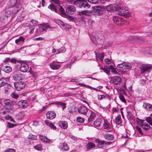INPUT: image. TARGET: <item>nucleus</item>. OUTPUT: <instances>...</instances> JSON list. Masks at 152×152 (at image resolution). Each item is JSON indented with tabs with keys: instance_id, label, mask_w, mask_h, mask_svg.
I'll list each match as a JSON object with an SVG mask.
<instances>
[{
	"instance_id": "obj_1",
	"label": "nucleus",
	"mask_w": 152,
	"mask_h": 152,
	"mask_svg": "<svg viewBox=\"0 0 152 152\" xmlns=\"http://www.w3.org/2000/svg\"><path fill=\"white\" fill-rule=\"evenodd\" d=\"M107 10L110 12H116L119 15L123 16L126 18L130 16V13L127 7L115 4H110L106 6Z\"/></svg>"
},
{
	"instance_id": "obj_2",
	"label": "nucleus",
	"mask_w": 152,
	"mask_h": 152,
	"mask_svg": "<svg viewBox=\"0 0 152 152\" xmlns=\"http://www.w3.org/2000/svg\"><path fill=\"white\" fill-rule=\"evenodd\" d=\"M75 5L83 10V11L78 12V15H80L86 14L88 12L87 10L91 7L90 5L88 3L86 0H77Z\"/></svg>"
},
{
	"instance_id": "obj_3",
	"label": "nucleus",
	"mask_w": 152,
	"mask_h": 152,
	"mask_svg": "<svg viewBox=\"0 0 152 152\" xmlns=\"http://www.w3.org/2000/svg\"><path fill=\"white\" fill-rule=\"evenodd\" d=\"M21 8V4L18 0H9V3L6 6V9L13 10L12 12L14 14L19 11Z\"/></svg>"
},
{
	"instance_id": "obj_4",
	"label": "nucleus",
	"mask_w": 152,
	"mask_h": 152,
	"mask_svg": "<svg viewBox=\"0 0 152 152\" xmlns=\"http://www.w3.org/2000/svg\"><path fill=\"white\" fill-rule=\"evenodd\" d=\"M14 85L16 89L18 91H20L25 87L26 83L23 81H20L14 82Z\"/></svg>"
},
{
	"instance_id": "obj_5",
	"label": "nucleus",
	"mask_w": 152,
	"mask_h": 152,
	"mask_svg": "<svg viewBox=\"0 0 152 152\" xmlns=\"http://www.w3.org/2000/svg\"><path fill=\"white\" fill-rule=\"evenodd\" d=\"M4 107L8 110H11L13 108V104L12 102L10 99L4 100Z\"/></svg>"
},
{
	"instance_id": "obj_6",
	"label": "nucleus",
	"mask_w": 152,
	"mask_h": 152,
	"mask_svg": "<svg viewBox=\"0 0 152 152\" xmlns=\"http://www.w3.org/2000/svg\"><path fill=\"white\" fill-rule=\"evenodd\" d=\"M19 68V70L23 72H26L28 70L29 66L27 63L24 62H22L20 63Z\"/></svg>"
},
{
	"instance_id": "obj_7",
	"label": "nucleus",
	"mask_w": 152,
	"mask_h": 152,
	"mask_svg": "<svg viewBox=\"0 0 152 152\" xmlns=\"http://www.w3.org/2000/svg\"><path fill=\"white\" fill-rule=\"evenodd\" d=\"M152 68V66L151 65L144 64L140 66L139 68L142 73L146 72H148L150 69Z\"/></svg>"
},
{
	"instance_id": "obj_8",
	"label": "nucleus",
	"mask_w": 152,
	"mask_h": 152,
	"mask_svg": "<svg viewBox=\"0 0 152 152\" xmlns=\"http://www.w3.org/2000/svg\"><path fill=\"white\" fill-rule=\"evenodd\" d=\"M117 66L118 68L125 69H130L132 67L130 64H129L126 62H123L122 63L118 64Z\"/></svg>"
},
{
	"instance_id": "obj_9",
	"label": "nucleus",
	"mask_w": 152,
	"mask_h": 152,
	"mask_svg": "<svg viewBox=\"0 0 152 152\" xmlns=\"http://www.w3.org/2000/svg\"><path fill=\"white\" fill-rule=\"evenodd\" d=\"M111 82L114 85H119L121 83V79L118 76H113L111 78Z\"/></svg>"
},
{
	"instance_id": "obj_10",
	"label": "nucleus",
	"mask_w": 152,
	"mask_h": 152,
	"mask_svg": "<svg viewBox=\"0 0 152 152\" xmlns=\"http://www.w3.org/2000/svg\"><path fill=\"white\" fill-rule=\"evenodd\" d=\"M76 11L75 7L74 6L70 5L66 7V12L69 15H72Z\"/></svg>"
},
{
	"instance_id": "obj_11",
	"label": "nucleus",
	"mask_w": 152,
	"mask_h": 152,
	"mask_svg": "<svg viewBox=\"0 0 152 152\" xmlns=\"http://www.w3.org/2000/svg\"><path fill=\"white\" fill-rule=\"evenodd\" d=\"M113 20L114 22L118 25L122 24L124 21V19L121 17L117 16L113 17Z\"/></svg>"
},
{
	"instance_id": "obj_12",
	"label": "nucleus",
	"mask_w": 152,
	"mask_h": 152,
	"mask_svg": "<svg viewBox=\"0 0 152 152\" xmlns=\"http://www.w3.org/2000/svg\"><path fill=\"white\" fill-rule=\"evenodd\" d=\"M138 120L140 121V124H139L140 125L142 128L143 129L147 131L150 129L151 127L150 125L146 123H143V121H144V120H141L139 119H138Z\"/></svg>"
},
{
	"instance_id": "obj_13",
	"label": "nucleus",
	"mask_w": 152,
	"mask_h": 152,
	"mask_svg": "<svg viewBox=\"0 0 152 152\" xmlns=\"http://www.w3.org/2000/svg\"><path fill=\"white\" fill-rule=\"evenodd\" d=\"M18 104L20 107L24 109L27 108L28 106V104L27 101L25 100L19 101L18 102Z\"/></svg>"
},
{
	"instance_id": "obj_14",
	"label": "nucleus",
	"mask_w": 152,
	"mask_h": 152,
	"mask_svg": "<svg viewBox=\"0 0 152 152\" xmlns=\"http://www.w3.org/2000/svg\"><path fill=\"white\" fill-rule=\"evenodd\" d=\"M78 111L79 113L81 114L86 115L88 112V109L85 106H80L78 108Z\"/></svg>"
},
{
	"instance_id": "obj_15",
	"label": "nucleus",
	"mask_w": 152,
	"mask_h": 152,
	"mask_svg": "<svg viewBox=\"0 0 152 152\" xmlns=\"http://www.w3.org/2000/svg\"><path fill=\"white\" fill-rule=\"evenodd\" d=\"M96 56V60L98 61L99 59L101 60V61H102L104 57V54L103 53H97L96 51L94 52Z\"/></svg>"
},
{
	"instance_id": "obj_16",
	"label": "nucleus",
	"mask_w": 152,
	"mask_h": 152,
	"mask_svg": "<svg viewBox=\"0 0 152 152\" xmlns=\"http://www.w3.org/2000/svg\"><path fill=\"white\" fill-rule=\"evenodd\" d=\"M1 70L7 73L10 72L12 70V69L10 66L4 65H2L1 66Z\"/></svg>"
},
{
	"instance_id": "obj_17",
	"label": "nucleus",
	"mask_w": 152,
	"mask_h": 152,
	"mask_svg": "<svg viewBox=\"0 0 152 152\" xmlns=\"http://www.w3.org/2000/svg\"><path fill=\"white\" fill-rule=\"evenodd\" d=\"M24 77V76L22 74H17L13 76V79L15 80H22Z\"/></svg>"
},
{
	"instance_id": "obj_18",
	"label": "nucleus",
	"mask_w": 152,
	"mask_h": 152,
	"mask_svg": "<svg viewBox=\"0 0 152 152\" xmlns=\"http://www.w3.org/2000/svg\"><path fill=\"white\" fill-rule=\"evenodd\" d=\"M53 104L57 105L58 107L62 108V110H63L66 107V104L61 102H57L53 103Z\"/></svg>"
},
{
	"instance_id": "obj_19",
	"label": "nucleus",
	"mask_w": 152,
	"mask_h": 152,
	"mask_svg": "<svg viewBox=\"0 0 152 152\" xmlns=\"http://www.w3.org/2000/svg\"><path fill=\"white\" fill-rule=\"evenodd\" d=\"M57 6H56L53 4H51L48 6V8L50 9L52 11L55 12L57 13H59L58 11Z\"/></svg>"
},
{
	"instance_id": "obj_20",
	"label": "nucleus",
	"mask_w": 152,
	"mask_h": 152,
	"mask_svg": "<svg viewBox=\"0 0 152 152\" xmlns=\"http://www.w3.org/2000/svg\"><path fill=\"white\" fill-rule=\"evenodd\" d=\"M58 125L61 128L66 129L68 127L67 122L65 121H61L58 123Z\"/></svg>"
},
{
	"instance_id": "obj_21",
	"label": "nucleus",
	"mask_w": 152,
	"mask_h": 152,
	"mask_svg": "<svg viewBox=\"0 0 152 152\" xmlns=\"http://www.w3.org/2000/svg\"><path fill=\"white\" fill-rule=\"evenodd\" d=\"M144 109L148 111H152V105L148 103H144L143 105Z\"/></svg>"
},
{
	"instance_id": "obj_22",
	"label": "nucleus",
	"mask_w": 152,
	"mask_h": 152,
	"mask_svg": "<svg viewBox=\"0 0 152 152\" xmlns=\"http://www.w3.org/2000/svg\"><path fill=\"white\" fill-rule=\"evenodd\" d=\"M46 116L47 118L52 119L55 117L56 114L55 113L52 111H49L47 113Z\"/></svg>"
},
{
	"instance_id": "obj_23",
	"label": "nucleus",
	"mask_w": 152,
	"mask_h": 152,
	"mask_svg": "<svg viewBox=\"0 0 152 152\" xmlns=\"http://www.w3.org/2000/svg\"><path fill=\"white\" fill-rule=\"evenodd\" d=\"M45 123L46 125L49 126L51 129L53 130H56V126L49 121L46 120L45 121Z\"/></svg>"
},
{
	"instance_id": "obj_24",
	"label": "nucleus",
	"mask_w": 152,
	"mask_h": 152,
	"mask_svg": "<svg viewBox=\"0 0 152 152\" xmlns=\"http://www.w3.org/2000/svg\"><path fill=\"white\" fill-rule=\"evenodd\" d=\"M94 142L97 144L98 147L101 148L104 145V140H101L99 139H97L94 141Z\"/></svg>"
},
{
	"instance_id": "obj_25",
	"label": "nucleus",
	"mask_w": 152,
	"mask_h": 152,
	"mask_svg": "<svg viewBox=\"0 0 152 152\" xmlns=\"http://www.w3.org/2000/svg\"><path fill=\"white\" fill-rule=\"evenodd\" d=\"M50 66L51 69L53 70H57L60 67V65L57 64L54 62L50 63Z\"/></svg>"
},
{
	"instance_id": "obj_26",
	"label": "nucleus",
	"mask_w": 152,
	"mask_h": 152,
	"mask_svg": "<svg viewBox=\"0 0 152 152\" xmlns=\"http://www.w3.org/2000/svg\"><path fill=\"white\" fill-rule=\"evenodd\" d=\"M96 114L94 112H91V115L88 118V122L92 121L96 117Z\"/></svg>"
},
{
	"instance_id": "obj_27",
	"label": "nucleus",
	"mask_w": 152,
	"mask_h": 152,
	"mask_svg": "<svg viewBox=\"0 0 152 152\" xmlns=\"http://www.w3.org/2000/svg\"><path fill=\"white\" fill-rule=\"evenodd\" d=\"M103 127L105 129H110V124L106 119L104 120Z\"/></svg>"
},
{
	"instance_id": "obj_28",
	"label": "nucleus",
	"mask_w": 152,
	"mask_h": 152,
	"mask_svg": "<svg viewBox=\"0 0 152 152\" xmlns=\"http://www.w3.org/2000/svg\"><path fill=\"white\" fill-rule=\"evenodd\" d=\"M49 26L47 25H45L43 27L39 28V32L40 34H43L46 31V29L49 27Z\"/></svg>"
},
{
	"instance_id": "obj_29",
	"label": "nucleus",
	"mask_w": 152,
	"mask_h": 152,
	"mask_svg": "<svg viewBox=\"0 0 152 152\" xmlns=\"http://www.w3.org/2000/svg\"><path fill=\"white\" fill-rule=\"evenodd\" d=\"M13 10H11L10 9H6V7L5 8V19H7L8 17H9L11 15V11H13ZM12 13H13L12 12Z\"/></svg>"
},
{
	"instance_id": "obj_30",
	"label": "nucleus",
	"mask_w": 152,
	"mask_h": 152,
	"mask_svg": "<svg viewBox=\"0 0 152 152\" xmlns=\"http://www.w3.org/2000/svg\"><path fill=\"white\" fill-rule=\"evenodd\" d=\"M39 137L40 139L42 142L48 143H50V140L45 137L41 135H40Z\"/></svg>"
},
{
	"instance_id": "obj_31",
	"label": "nucleus",
	"mask_w": 152,
	"mask_h": 152,
	"mask_svg": "<svg viewBox=\"0 0 152 152\" xmlns=\"http://www.w3.org/2000/svg\"><path fill=\"white\" fill-rule=\"evenodd\" d=\"M58 6L59 9V11H58L59 12L58 14H60L59 12H60L61 15L63 17H64V16L66 14V13L65 12V11L64 10L62 6L60 5H58Z\"/></svg>"
},
{
	"instance_id": "obj_32",
	"label": "nucleus",
	"mask_w": 152,
	"mask_h": 152,
	"mask_svg": "<svg viewBox=\"0 0 152 152\" xmlns=\"http://www.w3.org/2000/svg\"><path fill=\"white\" fill-rule=\"evenodd\" d=\"M109 68V66H105L104 67H101V69L103 70L107 75H109L110 74V69Z\"/></svg>"
},
{
	"instance_id": "obj_33",
	"label": "nucleus",
	"mask_w": 152,
	"mask_h": 152,
	"mask_svg": "<svg viewBox=\"0 0 152 152\" xmlns=\"http://www.w3.org/2000/svg\"><path fill=\"white\" fill-rule=\"evenodd\" d=\"M25 40V38L23 37L20 36L19 38L15 40V42L17 45H19L21 42H23Z\"/></svg>"
},
{
	"instance_id": "obj_34",
	"label": "nucleus",
	"mask_w": 152,
	"mask_h": 152,
	"mask_svg": "<svg viewBox=\"0 0 152 152\" xmlns=\"http://www.w3.org/2000/svg\"><path fill=\"white\" fill-rule=\"evenodd\" d=\"M101 121L100 118H97L94 122V125L97 127H99L100 126Z\"/></svg>"
},
{
	"instance_id": "obj_35",
	"label": "nucleus",
	"mask_w": 152,
	"mask_h": 152,
	"mask_svg": "<svg viewBox=\"0 0 152 152\" xmlns=\"http://www.w3.org/2000/svg\"><path fill=\"white\" fill-rule=\"evenodd\" d=\"M116 124L118 125L120 124L122 122L120 115H118L116 118L115 120Z\"/></svg>"
},
{
	"instance_id": "obj_36",
	"label": "nucleus",
	"mask_w": 152,
	"mask_h": 152,
	"mask_svg": "<svg viewBox=\"0 0 152 152\" xmlns=\"http://www.w3.org/2000/svg\"><path fill=\"white\" fill-rule=\"evenodd\" d=\"M7 84V80L4 78L0 79V87H2Z\"/></svg>"
},
{
	"instance_id": "obj_37",
	"label": "nucleus",
	"mask_w": 152,
	"mask_h": 152,
	"mask_svg": "<svg viewBox=\"0 0 152 152\" xmlns=\"http://www.w3.org/2000/svg\"><path fill=\"white\" fill-rule=\"evenodd\" d=\"M61 151H66L69 149V148L67 144L64 143L61 145Z\"/></svg>"
},
{
	"instance_id": "obj_38",
	"label": "nucleus",
	"mask_w": 152,
	"mask_h": 152,
	"mask_svg": "<svg viewBox=\"0 0 152 152\" xmlns=\"http://www.w3.org/2000/svg\"><path fill=\"white\" fill-rule=\"evenodd\" d=\"M104 137L105 139L108 140H112L113 139V136L112 135L108 133L104 135Z\"/></svg>"
},
{
	"instance_id": "obj_39",
	"label": "nucleus",
	"mask_w": 152,
	"mask_h": 152,
	"mask_svg": "<svg viewBox=\"0 0 152 152\" xmlns=\"http://www.w3.org/2000/svg\"><path fill=\"white\" fill-rule=\"evenodd\" d=\"M109 68L111 70V72L115 75H117L118 72L116 70L115 68L112 65L109 66Z\"/></svg>"
},
{
	"instance_id": "obj_40",
	"label": "nucleus",
	"mask_w": 152,
	"mask_h": 152,
	"mask_svg": "<svg viewBox=\"0 0 152 152\" xmlns=\"http://www.w3.org/2000/svg\"><path fill=\"white\" fill-rule=\"evenodd\" d=\"M66 51V49L64 47H62L60 48L57 50L56 54L60 53H64Z\"/></svg>"
},
{
	"instance_id": "obj_41",
	"label": "nucleus",
	"mask_w": 152,
	"mask_h": 152,
	"mask_svg": "<svg viewBox=\"0 0 152 152\" xmlns=\"http://www.w3.org/2000/svg\"><path fill=\"white\" fill-rule=\"evenodd\" d=\"M96 10L98 11V12L100 13L101 14L103 13V10L104 9V7H101L100 6H96Z\"/></svg>"
},
{
	"instance_id": "obj_42",
	"label": "nucleus",
	"mask_w": 152,
	"mask_h": 152,
	"mask_svg": "<svg viewBox=\"0 0 152 152\" xmlns=\"http://www.w3.org/2000/svg\"><path fill=\"white\" fill-rule=\"evenodd\" d=\"M55 22L58 25L60 26H64L65 24L62 21L59 20H55Z\"/></svg>"
},
{
	"instance_id": "obj_43",
	"label": "nucleus",
	"mask_w": 152,
	"mask_h": 152,
	"mask_svg": "<svg viewBox=\"0 0 152 152\" xmlns=\"http://www.w3.org/2000/svg\"><path fill=\"white\" fill-rule=\"evenodd\" d=\"M77 122L80 123H83L84 121V119L80 117H77L76 119Z\"/></svg>"
},
{
	"instance_id": "obj_44",
	"label": "nucleus",
	"mask_w": 152,
	"mask_h": 152,
	"mask_svg": "<svg viewBox=\"0 0 152 152\" xmlns=\"http://www.w3.org/2000/svg\"><path fill=\"white\" fill-rule=\"evenodd\" d=\"M34 148L37 150L41 151L42 149V146L40 144H38L34 146Z\"/></svg>"
},
{
	"instance_id": "obj_45",
	"label": "nucleus",
	"mask_w": 152,
	"mask_h": 152,
	"mask_svg": "<svg viewBox=\"0 0 152 152\" xmlns=\"http://www.w3.org/2000/svg\"><path fill=\"white\" fill-rule=\"evenodd\" d=\"M95 147V145L92 142H89L88 143L87 145V148H89V149H91L94 148Z\"/></svg>"
},
{
	"instance_id": "obj_46",
	"label": "nucleus",
	"mask_w": 152,
	"mask_h": 152,
	"mask_svg": "<svg viewBox=\"0 0 152 152\" xmlns=\"http://www.w3.org/2000/svg\"><path fill=\"white\" fill-rule=\"evenodd\" d=\"M79 85H80V86H83V87H86L88 88L89 89H93L94 90H96L95 88H93L91 86H89L88 85H86L83 84V83H80L79 84Z\"/></svg>"
},
{
	"instance_id": "obj_47",
	"label": "nucleus",
	"mask_w": 152,
	"mask_h": 152,
	"mask_svg": "<svg viewBox=\"0 0 152 152\" xmlns=\"http://www.w3.org/2000/svg\"><path fill=\"white\" fill-rule=\"evenodd\" d=\"M10 96L11 97L15 99H17L19 97L18 95L14 92L12 93Z\"/></svg>"
},
{
	"instance_id": "obj_48",
	"label": "nucleus",
	"mask_w": 152,
	"mask_h": 152,
	"mask_svg": "<svg viewBox=\"0 0 152 152\" xmlns=\"http://www.w3.org/2000/svg\"><path fill=\"white\" fill-rule=\"evenodd\" d=\"M28 138L29 139L32 140H36L37 139L36 136L32 134H30L28 136Z\"/></svg>"
},
{
	"instance_id": "obj_49",
	"label": "nucleus",
	"mask_w": 152,
	"mask_h": 152,
	"mask_svg": "<svg viewBox=\"0 0 152 152\" xmlns=\"http://www.w3.org/2000/svg\"><path fill=\"white\" fill-rule=\"evenodd\" d=\"M119 98L123 102L126 103V101L125 99L124 98V96L121 94H120L119 95Z\"/></svg>"
},
{
	"instance_id": "obj_50",
	"label": "nucleus",
	"mask_w": 152,
	"mask_h": 152,
	"mask_svg": "<svg viewBox=\"0 0 152 152\" xmlns=\"http://www.w3.org/2000/svg\"><path fill=\"white\" fill-rule=\"evenodd\" d=\"M145 120L147 122L152 126V119L150 117H146Z\"/></svg>"
},
{
	"instance_id": "obj_51",
	"label": "nucleus",
	"mask_w": 152,
	"mask_h": 152,
	"mask_svg": "<svg viewBox=\"0 0 152 152\" xmlns=\"http://www.w3.org/2000/svg\"><path fill=\"white\" fill-rule=\"evenodd\" d=\"M88 1L92 4H96L98 3L99 0H88Z\"/></svg>"
},
{
	"instance_id": "obj_52",
	"label": "nucleus",
	"mask_w": 152,
	"mask_h": 152,
	"mask_svg": "<svg viewBox=\"0 0 152 152\" xmlns=\"http://www.w3.org/2000/svg\"><path fill=\"white\" fill-rule=\"evenodd\" d=\"M6 15H4L1 17L0 18V20L3 23H6L7 19H5Z\"/></svg>"
},
{
	"instance_id": "obj_53",
	"label": "nucleus",
	"mask_w": 152,
	"mask_h": 152,
	"mask_svg": "<svg viewBox=\"0 0 152 152\" xmlns=\"http://www.w3.org/2000/svg\"><path fill=\"white\" fill-rule=\"evenodd\" d=\"M51 1L54 4H58V5L61 3L60 0H51Z\"/></svg>"
},
{
	"instance_id": "obj_54",
	"label": "nucleus",
	"mask_w": 152,
	"mask_h": 152,
	"mask_svg": "<svg viewBox=\"0 0 152 152\" xmlns=\"http://www.w3.org/2000/svg\"><path fill=\"white\" fill-rule=\"evenodd\" d=\"M65 1L68 3L73 4L75 5V2L77 1V0H65Z\"/></svg>"
},
{
	"instance_id": "obj_55",
	"label": "nucleus",
	"mask_w": 152,
	"mask_h": 152,
	"mask_svg": "<svg viewBox=\"0 0 152 152\" xmlns=\"http://www.w3.org/2000/svg\"><path fill=\"white\" fill-rule=\"evenodd\" d=\"M15 126V124H13L11 123L10 122H8L7 123V126L9 128H12L14 127Z\"/></svg>"
},
{
	"instance_id": "obj_56",
	"label": "nucleus",
	"mask_w": 152,
	"mask_h": 152,
	"mask_svg": "<svg viewBox=\"0 0 152 152\" xmlns=\"http://www.w3.org/2000/svg\"><path fill=\"white\" fill-rule=\"evenodd\" d=\"M15 149L13 148H9L5 150V152H15Z\"/></svg>"
},
{
	"instance_id": "obj_57",
	"label": "nucleus",
	"mask_w": 152,
	"mask_h": 152,
	"mask_svg": "<svg viewBox=\"0 0 152 152\" xmlns=\"http://www.w3.org/2000/svg\"><path fill=\"white\" fill-rule=\"evenodd\" d=\"M10 58H6L3 61L4 63L6 64L8 62H10Z\"/></svg>"
},
{
	"instance_id": "obj_58",
	"label": "nucleus",
	"mask_w": 152,
	"mask_h": 152,
	"mask_svg": "<svg viewBox=\"0 0 152 152\" xmlns=\"http://www.w3.org/2000/svg\"><path fill=\"white\" fill-rule=\"evenodd\" d=\"M18 62L17 60L15 58H10V62L14 64H15Z\"/></svg>"
},
{
	"instance_id": "obj_59",
	"label": "nucleus",
	"mask_w": 152,
	"mask_h": 152,
	"mask_svg": "<svg viewBox=\"0 0 152 152\" xmlns=\"http://www.w3.org/2000/svg\"><path fill=\"white\" fill-rule=\"evenodd\" d=\"M136 129L138 131V132H139L140 134L141 135H142L143 134V133L141 130V129L140 127L138 126H137Z\"/></svg>"
},
{
	"instance_id": "obj_60",
	"label": "nucleus",
	"mask_w": 152,
	"mask_h": 152,
	"mask_svg": "<svg viewBox=\"0 0 152 152\" xmlns=\"http://www.w3.org/2000/svg\"><path fill=\"white\" fill-rule=\"evenodd\" d=\"M34 26H31L30 28V33L31 34H32L34 31V30L35 29Z\"/></svg>"
},
{
	"instance_id": "obj_61",
	"label": "nucleus",
	"mask_w": 152,
	"mask_h": 152,
	"mask_svg": "<svg viewBox=\"0 0 152 152\" xmlns=\"http://www.w3.org/2000/svg\"><path fill=\"white\" fill-rule=\"evenodd\" d=\"M65 17L68 19H69L70 20H72L73 19V18L72 16L66 14L64 16Z\"/></svg>"
},
{
	"instance_id": "obj_62",
	"label": "nucleus",
	"mask_w": 152,
	"mask_h": 152,
	"mask_svg": "<svg viewBox=\"0 0 152 152\" xmlns=\"http://www.w3.org/2000/svg\"><path fill=\"white\" fill-rule=\"evenodd\" d=\"M104 62L107 64H110L111 63L110 60L108 58H106L104 59Z\"/></svg>"
},
{
	"instance_id": "obj_63",
	"label": "nucleus",
	"mask_w": 152,
	"mask_h": 152,
	"mask_svg": "<svg viewBox=\"0 0 152 152\" xmlns=\"http://www.w3.org/2000/svg\"><path fill=\"white\" fill-rule=\"evenodd\" d=\"M105 97V96L103 95H101L98 97V99H99L102 100V99L104 98Z\"/></svg>"
},
{
	"instance_id": "obj_64",
	"label": "nucleus",
	"mask_w": 152,
	"mask_h": 152,
	"mask_svg": "<svg viewBox=\"0 0 152 152\" xmlns=\"http://www.w3.org/2000/svg\"><path fill=\"white\" fill-rule=\"evenodd\" d=\"M93 22V20L91 19H88V23L89 25L92 24Z\"/></svg>"
}]
</instances>
